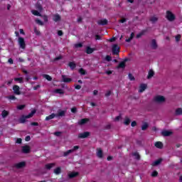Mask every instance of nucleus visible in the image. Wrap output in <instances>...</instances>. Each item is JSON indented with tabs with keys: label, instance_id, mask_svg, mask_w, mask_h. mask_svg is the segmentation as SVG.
Here are the masks:
<instances>
[{
	"label": "nucleus",
	"instance_id": "58836bf2",
	"mask_svg": "<svg viewBox=\"0 0 182 182\" xmlns=\"http://www.w3.org/2000/svg\"><path fill=\"white\" fill-rule=\"evenodd\" d=\"M16 82H19V83H23V79L22 77H16L14 78Z\"/></svg>",
	"mask_w": 182,
	"mask_h": 182
},
{
	"label": "nucleus",
	"instance_id": "ea45409f",
	"mask_svg": "<svg viewBox=\"0 0 182 182\" xmlns=\"http://www.w3.org/2000/svg\"><path fill=\"white\" fill-rule=\"evenodd\" d=\"M151 22H152V23H156V22H157V21H159V18H157V17H151L150 18Z\"/></svg>",
	"mask_w": 182,
	"mask_h": 182
},
{
	"label": "nucleus",
	"instance_id": "5701e85b",
	"mask_svg": "<svg viewBox=\"0 0 182 182\" xmlns=\"http://www.w3.org/2000/svg\"><path fill=\"white\" fill-rule=\"evenodd\" d=\"M182 114V108H178L175 111L174 116H181Z\"/></svg>",
	"mask_w": 182,
	"mask_h": 182
},
{
	"label": "nucleus",
	"instance_id": "9b49d317",
	"mask_svg": "<svg viewBox=\"0 0 182 182\" xmlns=\"http://www.w3.org/2000/svg\"><path fill=\"white\" fill-rule=\"evenodd\" d=\"M66 114V111L58 109V113L55 114L56 117H63Z\"/></svg>",
	"mask_w": 182,
	"mask_h": 182
},
{
	"label": "nucleus",
	"instance_id": "79ce46f5",
	"mask_svg": "<svg viewBox=\"0 0 182 182\" xmlns=\"http://www.w3.org/2000/svg\"><path fill=\"white\" fill-rule=\"evenodd\" d=\"M128 77H129V80H135V79H136V78H134V76H133V75L132 73H129Z\"/></svg>",
	"mask_w": 182,
	"mask_h": 182
},
{
	"label": "nucleus",
	"instance_id": "0eeeda50",
	"mask_svg": "<svg viewBox=\"0 0 182 182\" xmlns=\"http://www.w3.org/2000/svg\"><path fill=\"white\" fill-rule=\"evenodd\" d=\"M90 136V132H85L83 133H80L78 134L79 139H86Z\"/></svg>",
	"mask_w": 182,
	"mask_h": 182
},
{
	"label": "nucleus",
	"instance_id": "a211bd4d",
	"mask_svg": "<svg viewBox=\"0 0 182 182\" xmlns=\"http://www.w3.org/2000/svg\"><path fill=\"white\" fill-rule=\"evenodd\" d=\"M36 9L39 11V12H42V11H43V8L42 7V4H41L39 3V1H38L36 4Z\"/></svg>",
	"mask_w": 182,
	"mask_h": 182
},
{
	"label": "nucleus",
	"instance_id": "c03bdc74",
	"mask_svg": "<svg viewBox=\"0 0 182 182\" xmlns=\"http://www.w3.org/2000/svg\"><path fill=\"white\" fill-rule=\"evenodd\" d=\"M36 23H38V25H41V26H43V22L39 19L36 20Z\"/></svg>",
	"mask_w": 182,
	"mask_h": 182
},
{
	"label": "nucleus",
	"instance_id": "72a5a7b5",
	"mask_svg": "<svg viewBox=\"0 0 182 182\" xmlns=\"http://www.w3.org/2000/svg\"><path fill=\"white\" fill-rule=\"evenodd\" d=\"M31 14H33V15H35V16H42V14H41V13H39V11L36 10H32Z\"/></svg>",
	"mask_w": 182,
	"mask_h": 182
},
{
	"label": "nucleus",
	"instance_id": "de8ad7c7",
	"mask_svg": "<svg viewBox=\"0 0 182 182\" xmlns=\"http://www.w3.org/2000/svg\"><path fill=\"white\" fill-rule=\"evenodd\" d=\"M175 39H176V42H180V39H181V36L180 34L177 35L175 37Z\"/></svg>",
	"mask_w": 182,
	"mask_h": 182
},
{
	"label": "nucleus",
	"instance_id": "7ed1b4c3",
	"mask_svg": "<svg viewBox=\"0 0 182 182\" xmlns=\"http://www.w3.org/2000/svg\"><path fill=\"white\" fill-rule=\"evenodd\" d=\"M166 18L169 22L176 21V16L170 11H166Z\"/></svg>",
	"mask_w": 182,
	"mask_h": 182
},
{
	"label": "nucleus",
	"instance_id": "473e14b6",
	"mask_svg": "<svg viewBox=\"0 0 182 182\" xmlns=\"http://www.w3.org/2000/svg\"><path fill=\"white\" fill-rule=\"evenodd\" d=\"M54 173L58 176L60 174V173H62V169L60 168V167H58L55 169H54Z\"/></svg>",
	"mask_w": 182,
	"mask_h": 182
},
{
	"label": "nucleus",
	"instance_id": "4be33fe9",
	"mask_svg": "<svg viewBox=\"0 0 182 182\" xmlns=\"http://www.w3.org/2000/svg\"><path fill=\"white\" fill-rule=\"evenodd\" d=\"M55 117H56V114L53 113L51 114H50L49 116L46 117V120L48 122L49 120H52V119H55Z\"/></svg>",
	"mask_w": 182,
	"mask_h": 182
},
{
	"label": "nucleus",
	"instance_id": "bf43d9fd",
	"mask_svg": "<svg viewBox=\"0 0 182 182\" xmlns=\"http://www.w3.org/2000/svg\"><path fill=\"white\" fill-rule=\"evenodd\" d=\"M34 32L36 35H41V31H38L36 28H34Z\"/></svg>",
	"mask_w": 182,
	"mask_h": 182
},
{
	"label": "nucleus",
	"instance_id": "6e6552de",
	"mask_svg": "<svg viewBox=\"0 0 182 182\" xmlns=\"http://www.w3.org/2000/svg\"><path fill=\"white\" fill-rule=\"evenodd\" d=\"M120 52V48H119V46H117V44H114L112 46V53L114 55H119V53Z\"/></svg>",
	"mask_w": 182,
	"mask_h": 182
},
{
	"label": "nucleus",
	"instance_id": "1a4fd4ad",
	"mask_svg": "<svg viewBox=\"0 0 182 182\" xmlns=\"http://www.w3.org/2000/svg\"><path fill=\"white\" fill-rule=\"evenodd\" d=\"M173 134V132L168 131V130H164L161 132V135L164 136V137H168Z\"/></svg>",
	"mask_w": 182,
	"mask_h": 182
},
{
	"label": "nucleus",
	"instance_id": "e433bc0d",
	"mask_svg": "<svg viewBox=\"0 0 182 182\" xmlns=\"http://www.w3.org/2000/svg\"><path fill=\"white\" fill-rule=\"evenodd\" d=\"M132 156L135 157L136 160H140V154L137 152H134L132 154Z\"/></svg>",
	"mask_w": 182,
	"mask_h": 182
},
{
	"label": "nucleus",
	"instance_id": "a18cd8bd",
	"mask_svg": "<svg viewBox=\"0 0 182 182\" xmlns=\"http://www.w3.org/2000/svg\"><path fill=\"white\" fill-rule=\"evenodd\" d=\"M79 73L81 74V75H86V70H85L83 68H80L79 70Z\"/></svg>",
	"mask_w": 182,
	"mask_h": 182
},
{
	"label": "nucleus",
	"instance_id": "6e6d98bb",
	"mask_svg": "<svg viewBox=\"0 0 182 182\" xmlns=\"http://www.w3.org/2000/svg\"><path fill=\"white\" fill-rule=\"evenodd\" d=\"M112 95V91H107V93H105V97H109Z\"/></svg>",
	"mask_w": 182,
	"mask_h": 182
},
{
	"label": "nucleus",
	"instance_id": "f03ea898",
	"mask_svg": "<svg viewBox=\"0 0 182 182\" xmlns=\"http://www.w3.org/2000/svg\"><path fill=\"white\" fill-rule=\"evenodd\" d=\"M154 102L155 103H158L159 105L164 103V102H166V97H164V96L157 95L154 97Z\"/></svg>",
	"mask_w": 182,
	"mask_h": 182
},
{
	"label": "nucleus",
	"instance_id": "412c9836",
	"mask_svg": "<svg viewBox=\"0 0 182 182\" xmlns=\"http://www.w3.org/2000/svg\"><path fill=\"white\" fill-rule=\"evenodd\" d=\"M107 22H108L107 19L105 18V19L98 21L97 23H98V25L105 26V25H107Z\"/></svg>",
	"mask_w": 182,
	"mask_h": 182
},
{
	"label": "nucleus",
	"instance_id": "cd10ccee",
	"mask_svg": "<svg viewBox=\"0 0 182 182\" xmlns=\"http://www.w3.org/2000/svg\"><path fill=\"white\" fill-rule=\"evenodd\" d=\"M146 129H149V123L144 122L141 126V130L144 132Z\"/></svg>",
	"mask_w": 182,
	"mask_h": 182
},
{
	"label": "nucleus",
	"instance_id": "0e129e2a",
	"mask_svg": "<svg viewBox=\"0 0 182 182\" xmlns=\"http://www.w3.org/2000/svg\"><path fill=\"white\" fill-rule=\"evenodd\" d=\"M26 141H31V136H27L25 138Z\"/></svg>",
	"mask_w": 182,
	"mask_h": 182
},
{
	"label": "nucleus",
	"instance_id": "09e8293b",
	"mask_svg": "<svg viewBox=\"0 0 182 182\" xmlns=\"http://www.w3.org/2000/svg\"><path fill=\"white\" fill-rule=\"evenodd\" d=\"M95 41H102V36L95 35Z\"/></svg>",
	"mask_w": 182,
	"mask_h": 182
},
{
	"label": "nucleus",
	"instance_id": "13d9d810",
	"mask_svg": "<svg viewBox=\"0 0 182 182\" xmlns=\"http://www.w3.org/2000/svg\"><path fill=\"white\" fill-rule=\"evenodd\" d=\"M55 136H57L58 137H59V136H60V134H62V132H55L54 133Z\"/></svg>",
	"mask_w": 182,
	"mask_h": 182
},
{
	"label": "nucleus",
	"instance_id": "5fc2aeb1",
	"mask_svg": "<svg viewBox=\"0 0 182 182\" xmlns=\"http://www.w3.org/2000/svg\"><path fill=\"white\" fill-rule=\"evenodd\" d=\"M71 112H72V113H77V109L74 107H73V108L71 109Z\"/></svg>",
	"mask_w": 182,
	"mask_h": 182
},
{
	"label": "nucleus",
	"instance_id": "6ab92c4d",
	"mask_svg": "<svg viewBox=\"0 0 182 182\" xmlns=\"http://www.w3.org/2000/svg\"><path fill=\"white\" fill-rule=\"evenodd\" d=\"M151 46L152 49H157L158 46H157V41H156V39H153L151 41Z\"/></svg>",
	"mask_w": 182,
	"mask_h": 182
},
{
	"label": "nucleus",
	"instance_id": "c756f323",
	"mask_svg": "<svg viewBox=\"0 0 182 182\" xmlns=\"http://www.w3.org/2000/svg\"><path fill=\"white\" fill-rule=\"evenodd\" d=\"M93 52H95V48L87 47L86 53H87L88 55H90V53H93Z\"/></svg>",
	"mask_w": 182,
	"mask_h": 182
},
{
	"label": "nucleus",
	"instance_id": "4468645a",
	"mask_svg": "<svg viewBox=\"0 0 182 182\" xmlns=\"http://www.w3.org/2000/svg\"><path fill=\"white\" fill-rule=\"evenodd\" d=\"M26 165V164L25 162H20V163L16 164L15 167L16 168H23V167H25Z\"/></svg>",
	"mask_w": 182,
	"mask_h": 182
},
{
	"label": "nucleus",
	"instance_id": "680f3d73",
	"mask_svg": "<svg viewBox=\"0 0 182 182\" xmlns=\"http://www.w3.org/2000/svg\"><path fill=\"white\" fill-rule=\"evenodd\" d=\"M120 119H122V117L120 115L117 116V117H115L114 121L115 122H119L120 120Z\"/></svg>",
	"mask_w": 182,
	"mask_h": 182
},
{
	"label": "nucleus",
	"instance_id": "bb28decb",
	"mask_svg": "<svg viewBox=\"0 0 182 182\" xmlns=\"http://www.w3.org/2000/svg\"><path fill=\"white\" fill-rule=\"evenodd\" d=\"M97 156L99 159H102L103 157V151L101 149H98Z\"/></svg>",
	"mask_w": 182,
	"mask_h": 182
},
{
	"label": "nucleus",
	"instance_id": "a19ab883",
	"mask_svg": "<svg viewBox=\"0 0 182 182\" xmlns=\"http://www.w3.org/2000/svg\"><path fill=\"white\" fill-rule=\"evenodd\" d=\"M26 107L25 105H18L17 107L18 110H23Z\"/></svg>",
	"mask_w": 182,
	"mask_h": 182
},
{
	"label": "nucleus",
	"instance_id": "f3484780",
	"mask_svg": "<svg viewBox=\"0 0 182 182\" xmlns=\"http://www.w3.org/2000/svg\"><path fill=\"white\" fill-rule=\"evenodd\" d=\"M79 176L78 172H71L68 174L69 178H75V177H77Z\"/></svg>",
	"mask_w": 182,
	"mask_h": 182
},
{
	"label": "nucleus",
	"instance_id": "20e7f679",
	"mask_svg": "<svg viewBox=\"0 0 182 182\" xmlns=\"http://www.w3.org/2000/svg\"><path fill=\"white\" fill-rule=\"evenodd\" d=\"M18 45L21 49H25L26 48V44L25 43V39L22 37H18Z\"/></svg>",
	"mask_w": 182,
	"mask_h": 182
},
{
	"label": "nucleus",
	"instance_id": "7c9ffc66",
	"mask_svg": "<svg viewBox=\"0 0 182 182\" xmlns=\"http://www.w3.org/2000/svg\"><path fill=\"white\" fill-rule=\"evenodd\" d=\"M154 76V71L153 70H150L148 73L147 79H151Z\"/></svg>",
	"mask_w": 182,
	"mask_h": 182
},
{
	"label": "nucleus",
	"instance_id": "f257e3e1",
	"mask_svg": "<svg viewBox=\"0 0 182 182\" xmlns=\"http://www.w3.org/2000/svg\"><path fill=\"white\" fill-rule=\"evenodd\" d=\"M35 113H36V109H33L28 115L21 116V117L18 119L19 123H25L26 122V119H31V117H33V114H35Z\"/></svg>",
	"mask_w": 182,
	"mask_h": 182
},
{
	"label": "nucleus",
	"instance_id": "603ef678",
	"mask_svg": "<svg viewBox=\"0 0 182 182\" xmlns=\"http://www.w3.org/2000/svg\"><path fill=\"white\" fill-rule=\"evenodd\" d=\"M75 48H82L83 44L82 43H79L75 45Z\"/></svg>",
	"mask_w": 182,
	"mask_h": 182
},
{
	"label": "nucleus",
	"instance_id": "f704fd0d",
	"mask_svg": "<svg viewBox=\"0 0 182 182\" xmlns=\"http://www.w3.org/2000/svg\"><path fill=\"white\" fill-rule=\"evenodd\" d=\"M68 65L70 68L71 70H73V69H75V68H76V63H75L73 62H70Z\"/></svg>",
	"mask_w": 182,
	"mask_h": 182
},
{
	"label": "nucleus",
	"instance_id": "3c124183",
	"mask_svg": "<svg viewBox=\"0 0 182 182\" xmlns=\"http://www.w3.org/2000/svg\"><path fill=\"white\" fill-rule=\"evenodd\" d=\"M105 60H107V62H110L112 60V56L107 55L105 58Z\"/></svg>",
	"mask_w": 182,
	"mask_h": 182
},
{
	"label": "nucleus",
	"instance_id": "774afa93",
	"mask_svg": "<svg viewBox=\"0 0 182 182\" xmlns=\"http://www.w3.org/2000/svg\"><path fill=\"white\" fill-rule=\"evenodd\" d=\"M43 19L44 22H48V16H43Z\"/></svg>",
	"mask_w": 182,
	"mask_h": 182
},
{
	"label": "nucleus",
	"instance_id": "ddd939ff",
	"mask_svg": "<svg viewBox=\"0 0 182 182\" xmlns=\"http://www.w3.org/2000/svg\"><path fill=\"white\" fill-rule=\"evenodd\" d=\"M147 89V84H141L140 87H139V93H143V92H144V90H146Z\"/></svg>",
	"mask_w": 182,
	"mask_h": 182
},
{
	"label": "nucleus",
	"instance_id": "49530a36",
	"mask_svg": "<svg viewBox=\"0 0 182 182\" xmlns=\"http://www.w3.org/2000/svg\"><path fill=\"white\" fill-rule=\"evenodd\" d=\"M7 98H9V100H16V97L14 95H10L7 97Z\"/></svg>",
	"mask_w": 182,
	"mask_h": 182
},
{
	"label": "nucleus",
	"instance_id": "423d86ee",
	"mask_svg": "<svg viewBox=\"0 0 182 182\" xmlns=\"http://www.w3.org/2000/svg\"><path fill=\"white\" fill-rule=\"evenodd\" d=\"M78 149H79V146H75L73 149H70L64 152L63 156L66 157L67 156H69V154H71V153H73V151L77 150Z\"/></svg>",
	"mask_w": 182,
	"mask_h": 182
},
{
	"label": "nucleus",
	"instance_id": "052dcab7",
	"mask_svg": "<svg viewBox=\"0 0 182 182\" xmlns=\"http://www.w3.org/2000/svg\"><path fill=\"white\" fill-rule=\"evenodd\" d=\"M143 35H144V32H141V33L137 34L136 38H141V36H143Z\"/></svg>",
	"mask_w": 182,
	"mask_h": 182
},
{
	"label": "nucleus",
	"instance_id": "a878e982",
	"mask_svg": "<svg viewBox=\"0 0 182 182\" xmlns=\"http://www.w3.org/2000/svg\"><path fill=\"white\" fill-rule=\"evenodd\" d=\"M155 147L157 149H163V143L161 141H156L155 143Z\"/></svg>",
	"mask_w": 182,
	"mask_h": 182
},
{
	"label": "nucleus",
	"instance_id": "2eb2a0df",
	"mask_svg": "<svg viewBox=\"0 0 182 182\" xmlns=\"http://www.w3.org/2000/svg\"><path fill=\"white\" fill-rule=\"evenodd\" d=\"M87 122H89V119L84 118V119H80L78 122V124H80V126H82V124H86V123H87Z\"/></svg>",
	"mask_w": 182,
	"mask_h": 182
},
{
	"label": "nucleus",
	"instance_id": "338daca9",
	"mask_svg": "<svg viewBox=\"0 0 182 182\" xmlns=\"http://www.w3.org/2000/svg\"><path fill=\"white\" fill-rule=\"evenodd\" d=\"M40 87H41V85H38L33 87V90H38V89H39Z\"/></svg>",
	"mask_w": 182,
	"mask_h": 182
},
{
	"label": "nucleus",
	"instance_id": "69168bd1",
	"mask_svg": "<svg viewBox=\"0 0 182 182\" xmlns=\"http://www.w3.org/2000/svg\"><path fill=\"white\" fill-rule=\"evenodd\" d=\"M75 89H77V90H80V89H82V86H80V85H76Z\"/></svg>",
	"mask_w": 182,
	"mask_h": 182
},
{
	"label": "nucleus",
	"instance_id": "37998d69",
	"mask_svg": "<svg viewBox=\"0 0 182 182\" xmlns=\"http://www.w3.org/2000/svg\"><path fill=\"white\" fill-rule=\"evenodd\" d=\"M157 176H159V172H157V171L152 172L151 177H157Z\"/></svg>",
	"mask_w": 182,
	"mask_h": 182
},
{
	"label": "nucleus",
	"instance_id": "393cba45",
	"mask_svg": "<svg viewBox=\"0 0 182 182\" xmlns=\"http://www.w3.org/2000/svg\"><path fill=\"white\" fill-rule=\"evenodd\" d=\"M56 164L55 163L48 164L46 165V168L47 170H50V168H53Z\"/></svg>",
	"mask_w": 182,
	"mask_h": 182
},
{
	"label": "nucleus",
	"instance_id": "4c0bfd02",
	"mask_svg": "<svg viewBox=\"0 0 182 182\" xmlns=\"http://www.w3.org/2000/svg\"><path fill=\"white\" fill-rule=\"evenodd\" d=\"M55 93H58V95H64L65 92L62 89H57L55 90Z\"/></svg>",
	"mask_w": 182,
	"mask_h": 182
},
{
	"label": "nucleus",
	"instance_id": "c85d7f7f",
	"mask_svg": "<svg viewBox=\"0 0 182 182\" xmlns=\"http://www.w3.org/2000/svg\"><path fill=\"white\" fill-rule=\"evenodd\" d=\"M130 122H132V120H130V118H129L128 117H125L124 124H125L126 126H129V124H130Z\"/></svg>",
	"mask_w": 182,
	"mask_h": 182
},
{
	"label": "nucleus",
	"instance_id": "b1692460",
	"mask_svg": "<svg viewBox=\"0 0 182 182\" xmlns=\"http://www.w3.org/2000/svg\"><path fill=\"white\" fill-rule=\"evenodd\" d=\"M53 21H54V22H59V21H60V16L59 14L54 15Z\"/></svg>",
	"mask_w": 182,
	"mask_h": 182
},
{
	"label": "nucleus",
	"instance_id": "f8f14e48",
	"mask_svg": "<svg viewBox=\"0 0 182 182\" xmlns=\"http://www.w3.org/2000/svg\"><path fill=\"white\" fill-rule=\"evenodd\" d=\"M19 86L18 85H14L13 86V90L14 95H21V91L19 90Z\"/></svg>",
	"mask_w": 182,
	"mask_h": 182
},
{
	"label": "nucleus",
	"instance_id": "aec40b11",
	"mask_svg": "<svg viewBox=\"0 0 182 182\" xmlns=\"http://www.w3.org/2000/svg\"><path fill=\"white\" fill-rule=\"evenodd\" d=\"M161 161H163V159H159L156 161H154L151 166H153L154 167L156 166H159V164H161Z\"/></svg>",
	"mask_w": 182,
	"mask_h": 182
},
{
	"label": "nucleus",
	"instance_id": "9d476101",
	"mask_svg": "<svg viewBox=\"0 0 182 182\" xmlns=\"http://www.w3.org/2000/svg\"><path fill=\"white\" fill-rule=\"evenodd\" d=\"M31 151V147L29 146L26 145L24 146H22V152L25 154H28V153H30Z\"/></svg>",
	"mask_w": 182,
	"mask_h": 182
},
{
	"label": "nucleus",
	"instance_id": "8fccbe9b",
	"mask_svg": "<svg viewBox=\"0 0 182 182\" xmlns=\"http://www.w3.org/2000/svg\"><path fill=\"white\" fill-rule=\"evenodd\" d=\"M112 129V125L111 124H107L105 126V130H110Z\"/></svg>",
	"mask_w": 182,
	"mask_h": 182
},
{
	"label": "nucleus",
	"instance_id": "c9c22d12",
	"mask_svg": "<svg viewBox=\"0 0 182 182\" xmlns=\"http://www.w3.org/2000/svg\"><path fill=\"white\" fill-rule=\"evenodd\" d=\"M43 77L48 80V82H52V77H50L49 75L43 74Z\"/></svg>",
	"mask_w": 182,
	"mask_h": 182
},
{
	"label": "nucleus",
	"instance_id": "864d4df0",
	"mask_svg": "<svg viewBox=\"0 0 182 182\" xmlns=\"http://www.w3.org/2000/svg\"><path fill=\"white\" fill-rule=\"evenodd\" d=\"M131 126H132V127H134L137 126V122L136 121H133L131 123Z\"/></svg>",
	"mask_w": 182,
	"mask_h": 182
},
{
	"label": "nucleus",
	"instance_id": "4d7b16f0",
	"mask_svg": "<svg viewBox=\"0 0 182 182\" xmlns=\"http://www.w3.org/2000/svg\"><path fill=\"white\" fill-rule=\"evenodd\" d=\"M127 21V18H122L119 20V22H120L121 23H124V22H126Z\"/></svg>",
	"mask_w": 182,
	"mask_h": 182
},
{
	"label": "nucleus",
	"instance_id": "e2e57ef3",
	"mask_svg": "<svg viewBox=\"0 0 182 182\" xmlns=\"http://www.w3.org/2000/svg\"><path fill=\"white\" fill-rule=\"evenodd\" d=\"M58 36H63V31H58Z\"/></svg>",
	"mask_w": 182,
	"mask_h": 182
},
{
	"label": "nucleus",
	"instance_id": "dca6fc26",
	"mask_svg": "<svg viewBox=\"0 0 182 182\" xmlns=\"http://www.w3.org/2000/svg\"><path fill=\"white\" fill-rule=\"evenodd\" d=\"M63 82L65 83H70V81L72 80L71 78H68L66 75H62Z\"/></svg>",
	"mask_w": 182,
	"mask_h": 182
},
{
	"label": "nucleus",
	"instance_id": "2f4dec72",
	"mask_svg": "<svg viewBox=\"0 0 182 182\" xmlns=\"http://www.w3.org/2000/svg\"><path fill=\"white\" fill-rule=\"evenodd\" d=\"M9 115V112L6 110H3L1 113V116L3 119H5V117H8Z\"/></svg>",
	"mask_w": 182,
	"mask_h": 182
},
{
	"label": "nucleus",
	"instance_id": "39448f33",
	"mask_svg": "<svg viewBox=\"0 0 182 182\" xmlns=\"http://www.w3.org/2000/svg\"><path fill=\"white\" fill-rule=\"evenodd\" d=\"M130 59L125 58L123 61H122L118 66L117 67V69H124L126 68V62H129Z\"/></svg>",
	"mask_w": 182,
	"mask_h": 182
}]
</instances>
